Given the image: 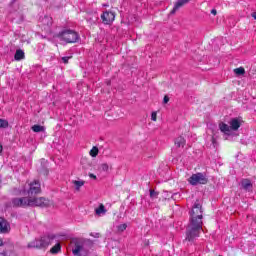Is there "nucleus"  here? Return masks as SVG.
Returning <instances> with one entry per match:
<instances>
[{
	"instance_id": "nucleus-32",
	"label": "nucleus",
	"mask_w": 256,
	"mask_h": 256,
	"mask_svg": "<svg viewBox=\"0 0 256 256\" xmlns=\"http://www.w3.org/2000/svg\"><path fill=\"white\" fill-rule=\"evenodd\" d=\"M252 17H253V19H255V21H256V11L252 13Z\"/></svg>"
},
{
	"instance_id": "nucleus-24",
	"label": "nucleus",
	"mask_w": 256,
	"mask_h": 256,
	"mask_svg": "<svg viewBox=\"0 0 256 256\" xmlns=\"http://www.w3.org/2000/svg\"><path fill=\"white\" fill-rule=\"evenodd\" d=\"M117 229H118L119 233H123V231H125L127 229V224L126 223L120 224L117 226Z\"/></svg>"
},
{
	"instance_id": "nucleus-30",
	"label": "nucleus",
	"mask_w": 256,
	"mask_h": 256,
	"mask_svg": "<svg viewBox=\"0 0 256 256\" xmlns=\"http://www.w3.org/2000/svg\"><path fill=\"white\" fill-rule=\"evenodd\" d=\"M211 14H212V15H217V9H212V10H211Z\"/></svg>"
},
{
	"instance_id": "nucleus-4",
	"label": "nucleus",
	"mask_w": 256,
	"mask_h": 256,
	"mask_svg": "<svg viewBox=\"0 0 256 256\" xmlns=\"http://www.w3.org/2000/svg\"><path fill=\"white\" fill-rule=\"evenodd\" d=\"M241 125H243V118L235 117L230 119L229 125L225 124V122H221L219 129L224 135L230 136L233 131H239Z\"/></svg>"
},
{
	"instance_id": "nucleus-31",
	"label": "nucleus",
	"mask_w": 256,
	"mask_h": 256,
	"mask_svg": "<svg viewBox=\"0 0 256 256\" xmlns=\"http://www.w3.org/2000/svg\"><path fill=\"white\" fill-rule=\"evenodd\" d=\"M144 245H145V247H149V240H145Z\"/></svg>"
},
{
	"instance_id": "nucleus-25",
	"label": "nucleus",
	"mask_w": 256,
	"mask_h": 256,
	"mask_svg": "<svg viewBox=\"0 0 256 256\" xmlns=\"http://www.w3.org/2000/svg\"><path fill=\"white\" fill-rule=\"evenodd\" d=\"M73 56H64L62 57V62L64 63V65H67V63H69V59H72Z\"/></svg>"
},
{
	"instance_id": "nucleus-22",
	"label": "nucleus",
	"mask_w": 256,
	"mask_h": 256,
	"mask_svg": "<svg viewBox=\"0 0 256 256\" xmlns=\"http://www.w3.org/2000/svg\"><path fill=\"white\" fill-rule=\"evenodd\" d=\"M234 73L238 77L241 75H245V68H243V67L236 68V69H234Z\"/></svg>"
},
{
	"instance_id": "nucleus-11",
	"label": "nucleus",
	"mask_w": 256,
	"mask_h": 256,
	"mask_svg": "<svg viewBox=\"0 0 256 256\" xmlns=\"http://www.w3.org/2000/svg\"><path fill=\"white\" fill-rule=\"evenodd\" d=\"M189 1L191 0H177L174 4L173 9L170 11V15H175V13H177V11H179V9L183 7V5H187Z\"/></svg>"
},
{
	"instance_id": "nucleus-34",
	"label": "nucleus",
	"mask_w": 256,
	"mask_h": 256,
	"mask_svg": "<svg viewBox=\"0 0 256 256\" xmlns=\"http://www.w3.org/2000/svg\"><path fill=\"white\" fill-rule=\"evenodd\" d=\"M44 175H49V170L44 169Z\"/></svg>"
},
{
	"instance_id": "nucleus-8",
	"label": "nucleus",
	"mask_w": 256,
	"mask_h": 256,
	"mask_svg": "<svg viewBox=\"0 0 256 256\" xmlns=\"http://www.w3.org/2000/svg\"><path fill=\"white\" fill-rule=\"evenodd\" d=\"M11 203L13 207H21L22 209H27V207H31L29 197L12 198Z\"/></svg>"
},
{
	"instance_id": "nucleus-9",
	"label": "nucleus",
	"mask_w": 256,
	"mask_h": 256,
	"mask_svg": "<svg viewBox=\"0 0 256 256\" xmlns=\"http://www.w3.org/2000/svg\"><path fill=\"white\" fill-rule=\"evenodd\" d=\"M101 19L104 25H112L115 21V12L106 10L101 14Z\"/></svg>"
},
{
	"instance_id": "nucleus-23",
	"label": "nucleus",
	"mask_w": 256,
	"mask_h": 256,
	"mask_svg": "<svg viewBox=\"0 0 256 256\" xmlns=\"http://www.w3.org/2000/svg\"><path fill=\"white\" fill-rule=\"evenodd\" d=\"M159 197V192L153 190V189H150V198L151 199H158Z\"/></svg>"
},
{
	"instance_id": "nucleus-14",
	"label": "nucleus",
	"mask_w": 256,
	"mask_h": 256,
	"mask_svg": "<svg viewBox=\"0 0 256 256\" xmlns=\"http://www.w3.org/2000/svg\"><path fill=\"white\" fill-rule=\"evenodd\" d=\"M186 140L183 136H179L175 139L176 147H185Z\"/></svg>"
},
{
	"instance_id": "nucleus-36",
	"label": "nucleus",
	"mask_w": 256,
	"mask_h": 256,
	"mask_svg": "<svg viewBox=\"0 0 256 256\" xmlns=\"http://www.w3.org/2000/svg\"><path fill=\"white\" fill-rule=\"evenodd\" d=\"M212 143H215V137H212Z\"/></svg>"
},
{
	"instance_id": "nucleus-38",
	"label": "nucleus",
	"mask_w": 256,
	"mask_h": 256,
	"mask_svg": "<svg viewBox=\"0 0 256 256\" xmlns=\"http://www.w3.org/2000/svg\"><path fill=\"white\" fill-rule=\"evenodd\" d=\"M104 7H109V5L105 4Z\"/></svg>"
},
{
	"instance_id": "nucleus-27",
	"label": "nucleus",
	"mask_w": 256,
	"mask_h": 256,
	"mask_svg": "<svg viewBox=\"0 0 256 256\" xmlns=\"http://www.w3.org/2000/svg\"><path fill=\"white\" fill-rule=\"evenodd\" d=\"M151 120H152V121H157V112H152V114H151Z\"/></svg>"
},
{
	"instance_id": "nucleus-15",
	"label": "nucleus",
	"mask_w": 256,
	"mask_h": 256,
	"mask_svg": "<svg viewBox=\"0 0 256 256\" xmlns=\"http://www.w3.org/2000/svg\"><path fill=\"white\" fill-rule=\"evenodd\" d=\"M34 133H43L45 132V126H41L39 124H35L31 127Z\"/></svg>"
},
{
	"instance_id": "nucleus-18",
	"label": "nucleus",
	"mask_w": 256,
	"mask_h": 256,
	"mask_svg": "<svg viewBox=\"0 0 256 256\" xmlns=\"http://www.w3.org/2000/svg\"><path fill=\"white\" fill-rule=\"evenodd\" d=\"M73 185L75 186L76 191H79V189H81V187H83V185H85V181L74 180Z\"/></svg>"
},
{
	"instance_id": "nucleus-6",
	"label": "nucleus",
	"mask_w": 256,
	"mask_h": 256,
	"mask_svg": "<svg viewBox=\"0 0 256 256\" xmlns=\"http://www.w3.org/2000/svg\"><path fill=\"white\" fill-rule=\"evenodd\" d=\"M188 183L192 185V187H197V185H207V183H209V178L206 173L197 172L188 178Z\"/></svg>"
},
{
	"instance_id": "nucleus-10",
	"label": "nucleus",
	"mask_w": 256,
	"mask_h": 256,
	"mask_svg": "<svg viewBox=\"0 0 256 256\" xmlns=\"http://www.w3.org/2000/svg\"><path fill=\"white\" fill-rule=\"evenodd\" d=\"M11 231V224L4 217H0V232L9 233Z\"/></svg>"
},
{
	"instance_id": "nucleus-12",
	"label": "nucleus",
	"mask_w": 256,
	"mask_h": 256,
	"mask_svg": "<svg viewBox=\"0 0 256 256\" xmlns=\"http://www.w3.org/2000/svg\"><path fill=\"white\" fill-rule=\"evenodd\" d=\"M240 185L244 191H252L253 189V183L249 179H242Z\"/></svg>"
},
{
	"instance_id": "nucleus-5",
	"label": "nucleus",
	"mask_w": 256,
	"mask_h": 256,
	"mask_svg": "<svg viewBox=\"0 0 256 256\" xmlns=\"http://www.w3.org/2000/svg\"><path fill=\"white\" fill-rule=\"evenodd\" d=\"M56 37L59 41H64V43H79V41H81L79 32L72 29L62 30L56 35Z\"/></svg>"
},
{
	"instance_id": "nucleus-35",
	"label": "nucleus",
	"mask_w": 256,
	"mask_h": 256,
	"mask_svg": "<svg viewBox=\"0 0 256 256\" xmlns=\"http://www.w3.org/2000/svg\"><path fill=\"white\" fill-rule=\"evenodd\" d=\"M3 245V239L0 238V247Z\"/></svg>"
},
{
	"instance_id": "nucleus-2",
	"label": "nucleus",
	"mask_w": 256,
	"mask_h": 256,
	"mask_svg": "<svg viewBox=\"0 0 256 256\" xmlns=\"http://www.w3.org/2000/svg\"><path fill=\"white\" fill-rule=\"evenodd\" d=\"M55 239H57V235L47 234L28 243L27 247L28 249H47V247H49V245H51L52 241H55Z\"/></svg>"
},
{
	"instance_id": "nucleus-26",
	"label": "nucleus",
	"mask_w": 256,
	"mask_h": 256,
	"mask_svg": "<svg viewBox=\"0 0 256 256\" xmlns=\"http://www.w3.org/2000/svg\"><path fill=\"white\" fill-rule=\"evenodd\" d=\"M100 169H102V171H109V165L107 163H103L101 164Z\"/></svg>"
},
{
	"instance_id": "nucleus-7",
	"label": "nucleus",
	"mask_w": 256,
	"mask_h": 256,
	"mask_svg": "<svg viewBox=\"0 0 256 256\" xmlns=\"http://www.w3.org/2000/svg\"><path fill=\"white\" fill-rule=\"evenodd\" d=\"M30 207H41V209H47L51 207V200L45 197H35L30 198Z\"/></svg>"
},
{
	"instance_id": "nucleus-13",
	"label": "nucleus",
	"mask_w": 256,
	"mask_h": 256,
	"mask_svg": "<svg viewBox=\"0 0 256 256\" xmlns=\"http://www.w3.org/2000/svg\"><path fill=\"white\" fill-rule=\"evenodd\" d=\"M14 59H15V61H21V60L25 59V52L22 49L16 50V52L14 54Z\"/></svg>"
},
{
	"instance_id": "nucleus-29",
	"label": "nucleus",
	"mask_w": 256,
	"mask_h": 256,
	"mask_svg": "<svg viewBox=\"0 0 256 256\" xmlns=\"http://www.w3.org/2000/svg\"><path fill=\"white\" fill-rule=\"evenodd\" d=\"M89 177H90V179H95V180H97V176H96L95 174H93V173H90V174H89Z\"/></svg>"
},
{
	"instance_id": "nucleus-37",
	"label": "nucleus",
	"mask_w": 256,
	"mask_h": 256,
	"mask_svg": "<svg viewBox=\"0 0 256 256\" xmlns=\"http://www.w3.org/2000/svg\"><path fill=\"white\" fill-rule=\"evenodd\" d=\"M0 256H6L5 253H0Z\"/></svg>"
},
{
	"instance_id": "nucleus-33",
	"label": "nucleus",
	"mask_w": 256,
	"mask_h": 256,
	"mask_svg": "<svg viewBox=\"0 0 256 256\" xmlns=\"http://www.w3.org/2000/svg\"><path fill=\"white\" fill-rule=\"evenodd\" d=\"M3 153V145L0 144V155Z\"/></svg>"
},
{
	"instance_id": "nucleus-1",
	"label": "nucleus",
	"mask_w": 256,
	"mask_h": 256,
	"mask_svg": "<svg viewBox=\"0 0 256 256\" xmlns=\"http://www.w3.org/2000/svg\"><path fill=\"white\" fill-rule=\"evenodd\" d=\"M189 215L184 243H187V245H195L201 235V231H203V206L199 203V200L193 204Z\"/></svg>"
},
{
	"instance_id": "nucleus-28",
	"label": "nucleus",
	"mask_w": 256,
	"mask_h": 256,
	"mask_svg": "<svg viewBox=\"0 0 256 256\" xmlns=\"http://www.w3.org/2000/svg\"><path fill=\"white\" fill-rule=\"evenodd\" d=\"M163 103H164V105H167L169 103V96L168 95L164 96Z\"/></svg>"
},
{
	"instance_id": "nucleus-17",
	"label": "nucleus",
	"mask_w": 256,
	"mask_h": 256,
	"mask_svg": "<svg viewBox=\"0 0 256 256\" xmlns=\"http://www.w3.org/2000/svg\"><path fill=\"white\" fill-rule=\"evenodd\" d=\"M96 215H105L107 213V209H105V206L101 204L98 208L95 209Z\"/></svg>"
},
{
	"instance_id": "nucleus-20",
	"label": "nucleus",
	"mask_w": 256,
	"mask_h": 256,
	"mask_svg": "<svg viewBox=\"0 0 256 256\" xmlns=\"http://www.w3.org/2000/svg\"><path fill=\"white\" fill-rule=\"evenodd\" d=\"M43 23L44 25H47V27H51V25H53V19L51 17L45 16L43 18Z\"/></svg>"
},
{
	"instance_id": "nucleus-16",
	"label": "nucleus",
	"mask_w": 256,
	"mask_h": 256,
	"mask_svg": "<svg viewBox=\"0 0 256 256\" xmlns=\"http://www.w3.org/2000/svg\"><path fill=\"white\" fill-rule=\"evenodd\" d=\"M50 253H52V255H57V253H61V243H56L51 249H50Z\"/></svg>"
},
{
	"instance_id": "nucleus-19",
	"label": "nucleus",
	"mask_w": 256,
	"mask_h": 256,
	"mask_svg": "<svg viewBox=\"0 0 256 256\" xmlns=\"http://www.w3.org/2000/svg\"><path fill=\"white\" fill-rule=\"evenodd\" d=\"M9 127V121L7 119L0 118V129H7Z\"/></svg>"
},
{
	"instance_id": "nucleus-21",
	"label": "nucleus",
	"mask_w": 256,
	"mask_h": 256,
	"mask_svg": "<svg viewBox=\"0 0 256 256\" xmlns=\"http://www.w3.org/2000/svg\"><path fill=\"white\" fill-rule=\"evenodd\" d=\"M98 155H99V148L97 146H93V148L90 150V156L97 157Z\"/></svg>"
},
{
	"instance_id": "nucleus-3",
	"label": "nucleus",
	"mask_w": 256,
	"mask_h": 256,
	"mask_svg": "<svg viewBox=\"0 0 256 256\" xmlns=\"http://www.w3.org/2000/svg\"><path fill=\"white\" fill-rule=\"evenodd\" d=\"M14 195H28V198H33L35 195H39L41 193V182L39 180H34L29 184V189H18L14 188L13 189Z\"/></svg>"
}]
</instances>
